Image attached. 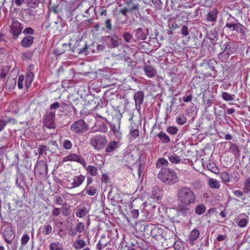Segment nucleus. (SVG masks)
Returning a JSON list of instances; mask_svg holds the SVG:
<instances>
[{
    "label": "nucleus",
    "mask_w": 250,
    "mask_h": 250,
    "mask_svg": "<svg viewBox=\"0 0 250 250\" xmlns=\"http://www.w3.org/2000/svg\"><path fill=\"white\" fill-rule=\"evenodd\" d=\"M96 126L98 127V131L102 132H106L107 131V126L106 124L98 122L96 124Z\"/></svg>",
    "instance_id": "obj_34"
},
{
    "label": "nucleus",
    "mask_w": 250,
    "mask_h": 250,
    "mask_svg": "<svg viewBox=\"0 0 250 250\" xmlns=\"http://www.w3.org/2000/svg\"><path fill=\"white\" fill-rule=\"evenodd\" d=\"M176 120L178 124L184 125L187 122V118L184 115L181 114L176 118Z\"/></svg>",
    "instance_id": "obj_53"
},
{
    "label": "nucleus",
    "mask_w": 250,
    "mask_h": 250,
    "mask_svg": "<svg viewBox=\"0 0 250 250\" xmlns=\"http://www.w3.org/2000/svg\"><path fill=\"white\" fill-rule=\"evenodd\" d=\"M220 178L224 183L230 182L229 174L226 172L224 171L220 173Z\"/></svg>",
    "instance_id": "obj_46"
},
{
    "label": "nucleus",
    "mask_w": 250,
    "mask_h": 250,
    "mask_svg": "<svg viewBox=\"0 0 250 250\" xmlns=\"http://www.w3.org/2000/svg\"><path fill=\"white\" fill-rule=\"evenodd\" d=\"M230 181L232 182H236L239 179V174L236 171H233L229 174Z\"/></svg>",
    "instance_id": "obj_42"
},
{
    "label": "nucleus",
    "mask_w": 250,
    "mask_h": 250,
    "mask_svg": "<svg viewBox=\"0 0 250 250\" xmlns=\"http://www.w3.org/2000/svg\"><path fill=\"white\" fill-rule=\"evenodd\" d=\"M229 29L232 35H239L242 39H246L250 32L248 28L231 15L227 19L226 24L224 28V29Z\"/></svg>",
    "instance_id": "obj_1"
},
{
    "label": "nucleus",
    "mask_w": 250,
    "mask_h": 250,
    "mask_svg": "<svg viewBox=\"0 0 250 250\" xmlns=\"http://www.w3.org/2000/svg\"><path fill=\"white\" fill-rule=\"evenodd\" d=\"M222 98L223 99L226 101H233L235 97V95L230 94L226 92H222Z\"/></svg>",
    "instance_id": "obj_39"
},
{
    "label": "nucleus",
    "mask_w": 250,
    "mask_h": 250,
    "mask_svg": "<svg viewBox=\"0 0 250 250\" xmlns=\"http://www.w3.org/2000/svg\"><path fill=\"white\" fill-rule=\"evenodd\" d=\"M208 38L211 41V43L209 44V46L210 47H212L216 43L218 40V34L215 30L210 31L208 34Z\"/></svg>",
    "instance_id": "obj_18"
},
{
    "label": "nucleus",
    "mask_w": 250,
    "mask_h": 250,
    "mask_svg": "<svg viewBox=\"0 0 250 250\" xmlns=\"http://www.w3.org/2000/svg\"><path fill=\"white\" fill-rule=\"evenodd\" d=\"M48 150V148L46 146L44 145L40 146L38 147L39 155L41 156L43 154H46Z\"/></svg>",
    "instance_id": "obj_48"
},
{
    "label": "nucleus",
    "mask_w": 250,
    "mask_h": 250,
    "mask_svg": "<svg viewBox=\"0 0 250 250\" xmlns=\"http://www.w3.org/2000/svg\"><path fill=\"white\" fill-rule=\"evenodd\" d=\"M248 219L247 218H241L238 217L235 221V223L237 225L241 228L246 227L248 224Z\"/></svg>",
    "instance_id": "obj_40"
},
{
    "label": "nucleus",
    "mask_w": 250,
    "mask_h": 250,
    "mask_svg": "<svg viewBox=\"0 0 250 250\" xmlns=\"http://www.w3.org/2000/svg\"><path fill=\"white\" fill-rule=\"evenodd\" d=\"M157 137L164 144H167L170 142V138L165 133L162 131H161L157 134Z\"/></svg>",
    "instance_id": "obj_30"
},
{
    "label": "nucleus",
    "mask_w": 250,
    "mask_h": 250,
    "mask_svg": "<svg viewBox=\"0 0 250 250\" xmlns=\"http://www.w3.org/2000/svg\"><path fill=\"white\" fill-rule=\"evenodd\" d=\"M136 37L141 40H145L146 39V34L143 30L139 28L135 31Z\"/></svg>",
    "instance_id": "obj_27"
},
{
    "label": "nucleus",
    "mask_w": 250,
    "mask_h": 250,
    "mask_svg": "<svg viewBox=\"0 0 250 250\" xmlns=\"http://www.w3.org/2000/svg\"><path fill=\"white\" fill-rule=\"evenodd\" d=\"M111 130L118 139H121L122 137V133L120 131V125H116L113 124L110 125Z\"/></svg>",
    "instance_id": "obj_23"
},
{
    "label": "nucleus",
    "mask_w": 250,
    "mask_h": 250,
    "mask_svg": "<svg viewBox=\"0 0 250 250\" xmlns=\"http://www.w3.org/2000/svg\"><path fill=\"white\" fill-rule=\"evenodd\" d=\"M141 124L135 123H131V125L129 126L130 139L133 140L139 136V128L141 127Z\"/></svg>",
    "instance_id": "obj_11"
},
{
    "label": "nucleus",
    "mask_w": 250,
    "mask_h": 250,
    "mask_svg": "<svg viewBox=\"0 0 250 250\" xmlns=\"http://www.w3.org/2000/svg\"><path fill=\"white\" fill-rule=\"evenodd\" d=\"M206 208L203 204L197 205L195 208V212L198 215L203 214L206 211Z\"/></svg>",
    "instance_id": "obj_37"
},
{
    "label": "nucleus",
    "mask_w": 250,
    "mask_h": 250,
    "mask_svg": "<svg viewBox=\"0 0 250 250\" xmlns=\"http://www.w3.org/2000/svg\"><path fill=\"white\" fill-rule=\"evenodd\" d=\"M168 164L167 161L164 158H159L157 160V167H159L160 166H167Z\"/></svg>",
    "instance_id": "obj_64"
},
{
    "label": "nucleus",
    "mask_w": 250,
    "mask_h": 250,
    "mask_svg": "<svg viewBox=\"0 0 250 250\" xmlns=\"http://www.w3.org/2000/svg\"><path fill=\"white\" fill-rule=\"evenodd\" d=\"M85 177L80 174L77 176H74L73 178L67 179V187L69 189H72L80 187L84 181Z\"/></svg>",
    "instance_id": "obj_7"
},
{
    "label": "nucleus",
    "mask_w": 250,
    "mask_h": 250,
    "mask_svg": "<svg viewBox=\"0 0 250 250\" xmlns=\"http://www.w3.org/2000/svg\"><path fill=\"white\" fill-rule=\"evenodd\" d=\"M54 201L57 205H62L63 203V198L60 195H55L54 196Z\"/></svg>",
    "instance_id": "obj_62"
},
{
    "label": "nucleus",
    "mask_w": 250,
    "mask_h": 250,
    "mask_svg": "<svg viewBox=\"0 0 250 250\" xmlns=\"http://www.w3.org/2000/svg\"><path fill=\"white\" fill-rule=\"evenodd\" d=\"M187 206L181 203L177 206L176 210L180 214L184 216H188L190 214V209Z\"/></svg>",
    "instance_id": "obj_16"
},
{
    "label": "nucleus",
    "mask_w": 250,
    "mask_h": 250,
    "mask_svg": "<svg viewBox=\"0 0 250 250\" xmlns=\"http://www.w3.org/2000/svg\"><path fill=\"white\" fill-rule=\"evenodd\" d=\"M52 230V227L50 225H45L43 227L42 233L45 235H48L51 233Z\"/></svg>",
    "instance_id": "obj_49"
},
{
    "label": "nucleus",
    "mask_w": 250,
    "mask_h": 250,
    "mask_svg": "<svg viewBox=\"0 0 250 250\" xmlns=\"http://www.w3.org/2000/svg\"><path fill=\"white\" fill-rule=\"evenodd\" d=\"M161 10L158 12L157 11V19L159 18V20L162 24V26H163V24H166L168 22V21H169L168 19V14L167 12H165L163 11L161 9Z\"/></svg>",
    "instance_id": "obj_15"
},
{
    "label": "nucleus",
    "mask_w": 250,
    "mask_h": 250,
    "mask_svg": "<svg viewBox=\"0 0 250 250\" xmlns=\"http://www.w3.org/2000/svg\"><path fill=\"white\" fill-rule=\"evenodd\" d=\"M157 177L165 185L168 186L174 185L179 181L178 176L175 171L167 168H162Z\"/></svg>",
    "instance_id": "obj_3"
},
{
    "label": "nucleus",
    "mask_w": 250,
    "mask_h": 250,
    "mask_svg": "<svg viewBox=\"0 0 250 250\" xmlns=\"http://www.w3.org/2000/svg\"><path fill=\"white\" fill-rule=\"evenodd\" d=\"M49 249L50 250H63V247L62 244L58 242H54L51 243L49 245Z\"/></svg>",
    "instance_id": "obj_43"
},
{
    "label": "nucleus",
    "mask_w": 250,
    "mask_h": 250,
    "mask_svg": "<svg viewBox=\"0 0 250 250\" xmlns=\"http://www.w3.org/2000/svg\"><path fill=\"white\" fill-rule=\"evenodd\" d=\"M176 196L179 202L184 205H190L196 201V195L189 188L181 187L176 192Z\"/></svg>",
    "instance_id": "obj_2"
},
{
    "label": "nucleus",
    "mask_w": 250,
    "mask_h": 250,
    "mask_svg": "<svg viewBox=\"0 0 250 250\" xmlns=\"http://www.w3.org/2000/svg\"><path fill=\"white\" fill-rule=\"evenodd\" d=\"M84 190L86 193L89 196L94 195L97 192L96 189L93 186H86Z\"/></svg>",
    "instance_id": "obj_44"
},
{
    "label": "nucleus",
    "mask_w": 250,
    "mask_h": 250,
    "mask_svg": "<svg viewBox=\"0 0 250 250\" xmlns=\"http://www.w3.org/2000/svg\"><path fill=\"white\" fill-rule=\"evenodd\" d=\"M167 0H157V10L158 9H162L163 7H166Z\"/></svg>",
    "instance_id": "obj_61"
},
{
    "label": "nucleus",
    "mask_w": 250,
    "mask_h": 250,
    "mask_svg": "<svg viewBox=\"0 0 250 250\" xmlns=\"http://www.w3.org/2000/svg\"><path fill=\"white\" fill-rule=\"evenodd\" d=\"M72 246L75 250H80L86 246V242L83 239H77L74 241Z\"/></svg>",
    "instance_id": "obj_26"
},
{
    "label": "nucleus",
    "mask_w": 250,
    "mask_h": 250,
    "mask_svg": "<svg viewBox=\"0 0 250 250\" xmlns=\"http://www.w3.org/2000/svg\"><path fill=\"white\" fill-rule=\"evenodd\" d=\"M108 39H109L110 43L112 44L113 47H116L119 46L120 44V42L119 38L115 37L109 36Z\"/></svg>",
    "instance_id": "obj_38"
},
{
    "label": "nucleus",
    "mask_w": 250,
    "mask_h": 250,
    "mask_svg": "<svg viewBox=\"0 0 250 250\" xmlns=\"http://www.w3.org/2000/svg\"><path fill=\"white\" fill-rule=\"evenodd\" d=\"M178 131V128L176 127L173 126H168L167 128V131L171 135L176 134Z\"/></svg>",
    "instance_id": "obj_58"
},
{
    "label": "nucleus",
    "mask_w": 250,
    "mask_h": 250,
    "mask_svg": "<svg viewBox=\"0 0 250 250\" xmlns=\"http://www.w3.org/2000/svg\"><path fill=\"white\" fill-rule=\"evenodd\" d=\"M243 192L244 193H248L250 192V178L246 179L244 183V186L243 188Z\"/></svg>",
    "instance_id": "obj_45"
},
{
    "label": "nucleus",
    "mask_w": 250,
    "mask_h": 250,
    "mask_svg": "<svg viewBox=\"0 0 250 250\" xmlns=\"http://www.w3.org/2000/svg\"><path fill=\"white\" fill-rule=\"evenodd\" d=\"M238 45L236 42H229L225 44V50L227 53L230 55L234 53L237 50Z\"/></svg>",
    "instance_id": "obj_14"
},
{
    "label": "nucleus",
    "mask_w": 250,
    "mask_h": 250,
    "mask_svg": "<svg viewBox=\"0 0 250 250\" xmlns=\"http://www.w3.org/2000/svg\"><path fill=\"white\" fill-rule=\"evenodd\" d=\"M30 239L29 236L26 234H23L21 238V245L24 246L27 244Z\"/></svg>",
    "instance_id": "obj_56"
},
{
    "label": "nucleus",
    "mask_w": 250,
    "mask_h": 250,
    "mask_svg": "<svg viewBox=\"0 0 250 250\" xmlns=\"http://www.w3.org/2000/svg\"><path fill=\"white\" fill-rule=\"evenodd\" d=\"M87 124L83 119L78 120L74 122L70 126V129L72 132L82 134L88 130Z\"/></svg>",
    "instance_id": "obj_5"
},
{
    "label": "nucleus",
    "mask_w": 250,
    "mask_h": 250,
    "mask_svg": "<svg viewBox=\"0 0 250 250\" xmlns=\"http://www.w3.org/2000/svg\"><path fill=\"white\" fill-rule=\"evenodd\" d=\"M87 172L92 176H95L98 174L97 168L93 166L89 165L87 167H84Z\"/></svg>",
    "instance_id": "obj_29"
},
{
    "label": "nucleus",
    "mask_w": 250,
    "mask_h": 250,
    "mask_svg": "<svg viewBox=\"0 0 250 250\" xmlns=\"http://www.w3.org/2000/svg\"><path fill=\"white\" fill-rule=\"evenodd\" d=\"M206 69L209 71V75L213 78L216 77L218 73L215 69V66L217 65V63L214 60H209L207 62L204 63Z\"/></svg>",
    "instance_id": "obj_10"
},
{
    "label": "nucleus",
    "mask_w": 250,
    "mask_h": 250,
    "mask_svg": "<svg viewBox=\"0 0 250 250\" xmlns=\"http://www.w3.org/2000/svg\"><path fill=\"white\" fill-rule=\"evenodd\" d=\"M163 233V229L160 227H157V239L159 241L162 240L165 237Z\"/></svg>",
    "instance_id": "obj_59"
},
{
    "label": "nucleus",
    "mask_w": 250,
    "mask_h": 250,
    "mask_svg": "<svg viewBox=\"0 0 250 250\" xmlns=\"http://www.w3.org/2000/svg\"><path fill=\"white\" fill-rule=\"evenodd\" d=\"M34 38L33 36H28L24 37L21 42V45L25 48L30 47L34 42Z\"/></svg>",
    "instance_id": "obj_19"
},
{
    "label": "nucleus",
    "mask_w": 250,
    "mask_h": 250,
    "mask_svg": "<svg viewBox=\"0 0 250 250\" xmlns=\"http://www.w3.org/2000/svg\"><path fill=\"white\" fill-rule=\"evenodd\" d=\"M8 72L7 66L3 67L0 69V78L4 79Z\"/></svg>",
    "instance_id": "obj_51"
},
{
    "label": "nucleus",
    "mask_w": 250,
    "mask_h": 250,
    "mask_svg": "<svg viewBox=\"0 0 250 250\" xmlns=\"http://www.w3.org/2000/svg\"><path fill=\"white\" fill-rule=\"evenodd\" d=\"M158 210L159 216L162 217L167 213V208L164 206L161 205L158 207Z\"/></svg>",
    "instance_id": "obj_55"
},
{
    "label": "nucleus",
    "mask_w": 250,
    "mask_h": 250,
    "mask_svg": "<svg viewBox=\"0 0 250 250\" xmlns=\"http://www.w3.org/2000/svg\"><path fill=\"white\" fill-rule=\"evenodd\" d=\"M73 161L82 164L83 167H86L85 160L80 155L75 153H70L63 158V162Z\"/></svg>",
    "instance_id": "obj_9"
},
{
    "label": "nucleus",
    "mask_w": 250,
    "mask_h": 250,
    "mask_svg": "<svg viewBox=\"0 0 250 250\" xmlns=\"http://www.w3.org/2000/svg\"><path fill=\"white\" fill-rule=\"evenodd\" d=\"M168 159L169 161L173 164H179L181 162V159L180 157L174 153L170 154Z\"/></svg>",
    "instance_id": "obj_35"
},
{
    "label": "nucleus",
    "mask_w": 250,
    "mask_h": 250,
    "mask_svg": "<svg viewBox=\"0 0 250 250\" xmlns=\"http://www.w3.org/2000/svg\"><path fill=\"white\" fill-rule=\"evenodd\" d=\"M230 144L229 149L233 154L236 156L240 155V150L239 149L238 146L235 144H233L231 142L229 143Z\"/></svg>",
    "instance_id": "obj_36"
},
{
    "label": "nucleus",
    "mask_w": 250,
    "mask_h": 250,
    "mask_svg": "<svg viewBox=\"0 0 250 250\" xmlns=\"http://www.w3.org/2000/svg\"><path fill=\"white\" fill-rule=\"evenodd\" d=\"M181 34L184 36H187L189 35L188 28L187 25H184L182 26L181 30Z\"/></svg>",
    "instance_id": "obj_63"
},
{
    "label": "nucleus",
    "mask_w": 250,
    "mask_h": 250,
    "mask_svg": "<svg viewBox=\"0 0 250 250\" xmlns=\"http://www.w3.org/2000/svg\"><path fill=\"white\" fill-rule=\"evenodd\" d=\"M144 99V94L142 91H137L134 95L136 109L138 111H139L141 109L140 105L143 103Z\"/></svg>",
    "instance_id": "obj_13"
},
{
    "label": "nucleus",
    "mask_w": 250,
    "mask_h": 250,
    "mask_svg": "<svg viewBox=\"0 0 250 250\" xmlns=\"http://www.w3.org/2000/svg\"><path fill=\"white\" fill-rule=\"evenodd\" d=\"M47 169V166L44 162L40 163L36 167V170H37L40 174H42L44 172H46Z\"/></svg>",
    "instance_id": "obj_31"
},
{
    "label": "nucleus",
    "mask_w": 250,
    "mask_h": 250,
    "mask_svg": "<svg viewBox=\"0 0 250 250\" xmlns=\"http://www.w3.org/2000/svg\"><path fill=\"white\" fill-rule=\"evenodd\" d=\"M218 11L217 9H214L208 12L207 16V20L212 22L215 21L217 17Z\"/></svg>",
    "instance_id": "obj_21"
},
{
    "label": "nucleus",
    "mask_w": 250,
    "mask_h": 250,
    "mask_svg": "<svg viewBox=\"0 0 250 250\" xmlns=\"http://www.w3.org/2000/svg\"><path fill=\"white\" fill-rule=\"evenodd\" d=\"M208 183L211 188L218 189L220 187L219 182L215 179L210 178L208 181Z\"/></svg>",
    "instance_id": "obj_32"
},
{
    "label": "nucleus",
    "mask_w": 250,
    "mask_h": 250,
    "mask_svg": "<svg viewBox=\"0 0 250 250\" xmlns=\"http://www.w3.org/2000/svg\"><path fill=\"white\" fill-rule=\"evenodd\" d=\"M55 117V111H47L43 118L44 125L49 129H55L56 128Z\"/></svg>",
    "instance_id": "obj_6"
},
{
    "label": "nucleus",
    "mask_w": 250,
    "mask_h": 250,
    "mask_svg": "<svg viewBox=\"0 0 250 250\" xmlns=\"http://www.w3.org/2000/svg\"><path fill=\"white\" fill-rule=\"evenodd\" d=\"M107 143V138L104 135H95L92 136L89 140L91 146L98 151L103 149Z\"/></svg>",
    "instance_id": "obj_4"
},
{
    "label": "nucleus",
    "mask_w": 250,
    "mask_h": 250,
    "mask_svg": "<svg viewBox=\"0 0 250 250\" xmlns=\"http://www.w3.org/2000/svg\"><path fill=\"white\" fill-rule=\"evenodd\" d=\"M207 168L214 173H217L218 169L214 163H209L207 165Z\"/></svg>",
    "instance_id": "obj_57"
},
{
    "label": "nucleus",
    "mask_w": 250,
    "mask_h": 250,
    "mask_svg": "<svg viewBox=\"0 0 250 250\" xmlns=\"http://www.w3.org/2000/svg\"><path fill=\"white\" fill-rule=\"evenodd\" d=\"M17 83L16 79L15 77H9L5 84L6 88L9 91L14 89Z\"/></svg>",
    "instance_id": "obj_20"
},
{
    "label": "nucleus",
    "mask_w": 250,
    "mask_h": 250,
    "mask_svg": "<svg viewBox=\"0 0 250 250\" xmlns=\"http://www.w3.org/2000/svg\"><path fill=\"white\" fill-rule=\"evenodd\" d=\"M178 10L179 12H178L175 15L173 16V19H176L179 18H182L183 19L185 18V19H187L188 16V13H185L184 10L182 9H178Z\"/></svg>",
    "instance_id": "obj_41"
},
{
    "label": "nucleus",
    "mask_w": 250,
    "mask_h": 250,
    "mask_svg": "<svg viewBox=\"0 0 250 250\" xmlns=\"http://www.w3.org/2000/svg\"><path fill=\"white\" fill-rule=\"evenodd\" d=\"M86 214L85 208H79L77 210L76 212V215L78 217L82 218Z\"/></svg>",
    "instance_id": "obj_54"
},
{
    "label": "nucleus",
    "mask_w": 250,
    "mask_h": 250,
    "mask_svg": "<svg viewBox=\"0 0 250 250\" xmlns=\"http://www.w3.org/2000/svg\"><path fill=\"white\" fill-rule=\"evenodd\" d=\"M119 146V143L117 141L110 142L106 146L105 151L110 153L113 151L116 148Z\"/></svg>",
    "instance_id": "obj_24"
},
{
    "label": "nucleus",
    "mask_w": 250,
    "mask_h": 250,
    "mask_svg": "<svg viewBox=\"0 0 250 250\" xmlns=\"http://www.w3.org/2000/svg\"><path fill=\"white\" fill-rule=\"evenodd\" d=\"M231 55L224 50L218 54L219 59L222 62H226Z\"/></svg>",
    "instance_id": "obj_33"
},
{
    "label": "nucleus",
    "mask_w": 250,
    "mask_h": 250,
    "mask_svg": "<svg viewBox=\"0 0 250 250\" xmlns=\"http://www.w3.org/2000/svg\"><path fill=\"white\" fill-rule=\"evenodd\" d=\"M33 72L31 71H27L26 73L25 79V86L27 88H28L30 86L33 81Z\"/></svg>",
    "instance_id": "obj_28"
},
{
    "label": "nucleus",
    "mask_w": 250,
    "mask_h": 250,
    "mask_svg": "<svg viewBox=\"0 0 250 250\" xmlns=\"http://www.w3.org/2000/svg\"><path fill=\"white\" fill-rule=\"evenodd\" d=\"M200 233L198 229H194L190 234L189 242L190 244H193L195 241L198 238Z\"/></svg>",
    "instance_id": "obj_22"
},
{
    "label": "nucleus",
    "mask_w": 250,
    "mask_h": 250,
    "mask_svg": "<svg viewBox=\"0 0 250 250\" xmlns=\"http://www.w3.org/2000/svg\"><path fill=\"white\" fill-rule=\"evenodd\" d=\"M233 193L234 195L237 197H240L242 201H244L246 200V197L243 196V194L244 193L243 192V190L241 191L240 190H236L233 191Z\"/></svg>",
    "instance_id": "obj_52"
},
{
    "label": "nucleus",
    "mask_w": 250,
    "mask_h": 250,
    "mask_svg": "<svg viewBox=\"0 0 250 250\" xmlns=\"http://www.w3.org/2000/svg\"><path fill=\"white\" fill-rule=\"evenodd\" d=\"M167 23H168V27L171 30H175L179 27V26L174 21H168Z\"/></svg>",
    "instance_id": "obj_60"
},
{
    "label": "nucleus",
    "mask_w": 250,
    "mask_h": 250,
    "mask_svg": "<svg viewBox=\"0 0 250 250\" xmlns=\"http://www.w3.org/2000/svg\"><path fill=\"white\" fill-rule=\"evenodd\" d=\"M223 106L224 108L222 105L214 107V114L216 117L221 121H222L223 119H226L227 117L225 110L226 105L223 104Z\"/></svg>",
    "instance_id": "obj_12"
},
{
    "label": "nucleus",
    "mask_w": 250,
    "mask_h": 250,
    "mask_svg": "<svg viewBox=\"0 0 250 250\" xmlns=\"http://www.w3.org/2000/svg\"><path fill=\"white\" fill-rule=\"evenodd\" d=\"M3 237L4 240L8 244H11V238L13 235V232L12 229L10 227H6L3 230Z\"/></svg>",
    "instance_id": "obj_17"
},
{
    "label": "nucleus",
    "mask_w": 250,
    "mask_h": 250,
    "mask_svg": "<svg viewBox=\"0 0 250 250\" xmlns=\"http://www.w3.org/2000/svg\"><path fill=\"white\" fill-rule=\"evenodd\" d=\"M62 146L64 149L69 150L72 147V143L71 141L69 140H64L62 142Z\"/></svg>",
    "instance_id": "obj_47"
},
{
    "label": "nucleus",
    "mask_w": 250,
    "mask_h": 250,
    "mask_svg": "<svg viewBox=\"0 0 250 250\" xmlns=\"http://www.w3.org/2000/svg\"><path fill=\"white\" fill-rule=\"evenodd\" d=\"M10 33L13 35L14 39H17L21 33L23 28V24L18 21L13 19L10 26Z\"/></svg>",
    "instance_id": "obj_8"
},
{
    "label": "nucleus",
    "mask_w": 250,
    "mask_h": 250,
    "mask_svg": "<svg viewBox=\"0 0 250 250\" xmlns=\"http://www.w3.org/2000/svg\"><path fill=\"white\" fill-rule=\"evenodd\" d=\"M146 75L149 78L154 77L156 73L154 68L150 65H146L144 67Z\"/></svg>",
    "instance_id": "obj_25"
},
{
    "label": "nucleus",
    "mask_w": 250,
    "mask_h": 250,
    "mask_svg": "<svg viewBox=\"0 0 250 250\" xmlns=\"http://www.w3.org/2000/svg\"><path fill=\"white\" fill-rule=\"evenodd\" d=\"M84 224L83 222H79L76 227H75V230L76 231L82 233L84 231Z\"/></svg>",
    "instance_id": "obj_50"
}]
</instances>
